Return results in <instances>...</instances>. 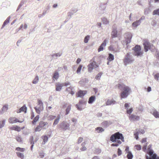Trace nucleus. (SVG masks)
<instances>
[{
	"label": "nucleus",
	"mask_w": 159,
	"mask_h": 159,
	"mask_svg": "<svg viewBox=\"0 0 159 159\" xmlns=\"http://www.w3.org/2000/svg\"><path fill=\"white\" fill-rule=\"evenodd\" d=\"M110 140L112 142L115 143L111 144L112 146H118L121 144L122 142H124L123 134L119 132L112 134L110 137Z\"/></svg>",
	"instance_id": "obj_1"
},
{
	"label": "nucleus",
	"mask_w": 159,
	"mask_h": 159,
	"mask_svg": "<svg viewBox=\"0 0 159 159\" xmlns=\"http://www.w3.org/2000/svg\"><path fill=\"white\" fill-rule=\"evenodd\" d=\"M116 86L119 89L122 90L120 95L121 99L127 98L131 92L129 87L123 84H118Z\"/></svg>",
	"instance_id": "obj_2"
},
{
	"label": "nucleus",
	"mask_w": 159,
	"mask_h": 159,
	"mask_svg": "<svg viewBox=\"0 0 159 159\" xmlns=\"http://www.w3.org/2000/svg\"><path fill=\"white\" fill-rule=\"evenodd\" d=\"M147 153L149 155V156L146 155V159H159V157L157 156V154L154 153L153 150L152 149V146L149 145L148 147Z\"/></svg>",
	"instance_id": "obj_3"
},
{
	"label": "nucleus",
	"mask_w": 159,
	"mask_h": 159,
	"mask_svg": "<svg viewBox=\"0 0 159 159\" xmlns=\"http://www.w3.org/2000/svg\"><path fill=\"white\" fill-rule=\"evenodd\" d=\"M143 45L144 48L145 52H147L148 50L152 51L153 50H155V47L152 44H151L147 40L144 39L143 40Z\"/></svg>",
	"instance_id": "obj_4"
},
{
	"label": "nucleus",
	"mask_w": 159,
	"mask_h": 159,
	"mask_svg": "<svg viewBox=\"0 0 159 159\" xmlns=\"http://www.w3.org/2000/svg\"><path fill=\"white\" fill-rule=\"evenodd\" d=\"M37 106L34 108L36 113L39 114L41 111H43V104L40 100L38 99L37 100Z\"/></svg>",
	"instance_id": "obj_5"
},
{
	"label": "nucleus",
	"mask_w": 159,
	"mask_h": 159,
	"mask_svg": "<svg viewBox=\"0 0 159 159\" xmlns=\"http://www.w3.org/2000/svg\"><path fill=\"white\" fill-rule=\"evenodd\" d=\"M133 49L134 51L133 55L134 56L138 57L143 55V52L141 51V47L139 45H136Z\"/></svg>",
	"instance_id": "obj_6"
},
{
	"label": "nucleus",
	"mask_w": 159,
	"mask_h": 159,
	"mask_svg": "<svg viewBox=\"0 0 159 159\" xmlns=\"http://www.w3.org/2000/svg\"><path fill=\"white\" fill-rule=\"evenodd\" d=\"M86 104V102L83 99L80 100L78 104L76 105V107L79 110H81L85 107V106Z\"/></svg>",
	"instance_id": "obj_7"
},
{
	"label": "nucleus",
	"mask_w": 159,
	"mask_h": 159,
	"mask_svg": "<svg viewBox=\"0 0 159 159\" xmlns=\"http://www.w3.org/2000/svg\"><path fill=\"white\" fill-rule=\"evenodd\" d=\"M48 123L47 122H45L43 121H40L38 125L34 129L35 132L40 131L41 130L43 127L47 125Z\"/></svg>",
	"instance_id": "obj_8"
},
{
	"label": "nucleus",
	"mask_w": 159,
	"mask_h": 159,
	"mask_svg": "<svg viewBox=\"0 0 159 159\" xmlns=\"http://www.w3.org/2000/svg\"><path fill=\"white\" fill-rule=\"evenodd\" d=\"M134 60L132 58L130 53H128L125 55V59L124 60V63L125 64L131 63Z\"/></svg>",
	"instance_id": "obj_9"
},
{
	"label": "nucleus",
	"mask_w": 159,
	"mask_h": 159,
	"mask_svg": "<svg viewBox=\"0 0 159 159\" xmlns=\"http://www.w3.org/2000/svg\"><path fill=\"white\" fill-rule=\"evenodd\" d=\"M98 65L94 61L93 62L90 63L88 65V70L89 72H91L93 70L94 68L98 67Z\"/></svg>",
	"instance_id": "obj_10"
},
{
	"label": "nucleus",
	"mask_w": 159,
	"mask_h": 159,
	"mask_svg": "<svg viewBox=\"0 0 159 159\" xmlns=\"http://www.w3.org/2000/svg\"><path fill=\"white\" fill-rule=\"evenodd\" d=\"M24 121V119H22L21 120L15 117H10L8 119V122L11 124H13L16 122L22 123Z\"/></svg>",
	"instance_id": "obj_11"
},
{
	"label": "nucleus",
	"mask_w": 159,
	"mask_h": 159,
	"mask_svg": "<svg viewBox=\"0 0 159 159\" xmlns=\"http://www.w3.org/2000/svg\"><path fill=\"white\" fill-rule=\"evenodd\" d=\"M136 131L134 132V136L135 138L136 139H138L139 137L138 135L139 134H143L145 131L143 129H140L139 130H138V129H136Z\"/></svg>",
	"instance_id": "obj_12"
},
{
	"label": "nucleus",
	"mask_w": 159,
	"mask_h": 159,
	"mask_svg": "<svg viewBox=\"0 0 159 159\" xmlns=\"http://www.w3.org/2000/svg\"><path fill=\"white\" fill-rule=\"evenodd\" d=\"M87 93L86 90H80L76 93V96L77 97H83Z\"/></svg>",
	"instance_id": "obj_13"
},
{
	"label": "nucleus",
	"mask_w": 159,
	"mask_h": 159,
	"mask_svg": "<svg viewBox=\"0 0 159 159\" xmlns=\"http://www.w3.org/2000/svg\"><path fill=\"white\" fill-rule=\"evenodd\" d=\"M107 41V39H105L102 42L98 49V52L102 51L103 50L104 48L106 46V42Z\"/></svg>",
	"instance_id": "obj_14"
},
{
	"label": "nucleus",
	"mask_w": 159,
	"mask_h": 159,
	"mask_svg": "<svg viewBox=\"0 0 159 159\" xmlns=\"http://www.w3.org/2000/svg\"><path fill=\"white\" fill-rule=\"evenodd\" d=\"M24 128L23 127L22 128H21L20 127L17 125H13L11 127H10L9 128L11 130H14L18 132H19L21 130V129H23Z\"/></svg>",
	"instance_id": "obj_15"
},
{
	"label": "nucleus",
	"mask_w": 159,
	"mask_h": 159,
	"mask_svg": "<svg viewBox=\"0 0 159 159\" xmlns=\"http://www.w3.org/2000/svg\"><path fill=\"white\" fill-rule=\"evenodd\" d=\"M129 117V119L132 121L138 120L139 119V116L133 114L130 115Z\"/></svg>",
	"instance_id": "obj_16"
},
{
	"label": "nucleus",
	"mask_w": 159,
	"mask_h": 159,
	"mask_svg": "<svg viewBox=\"0 0 159 159\" xmlns=\"http://www.w3.org/2000/svg\"><path fill=\"white\" fill-rule=\"evenodd\" d=\"M27 109V107L25 105H24L22 107H21L17 111V113H19L21 112H23L24 113H26V112Z\"/></svg>",
	"instance_id": "obj_17"
},
{
	"label": "nucleus",
	"mask_w": 159,
	"mask_h": 159,
	"mask_svg": "<svg viewBox=\"0 0 159 159\" xmlns=\"http://www.w3.org/2000/svg\"><path fill=\"white\" fill-rule=\"evenodd\" d=\"M63 87L62 84L59 83H57L56 84V90L57 91L61 90Z\"/></svg>",
	"instance_id": "obj_18"
},
{
	"label": "nucleus",
	"mask_w": 159,
	"mask_h": 159,
	"mask_svg": "<svg viewBox=\"0 0 159 159\" xmlns=\"http://www.w3.org/2000/svg\"><path fill=\"white\" fill-rule=\"evenodd\" d=\"M69 126V124L65 122L62 123V125L61 126V128L63 129L66 130L68 129Z\"/></svg>",
	"instance_id": "obj_19"
},
{
	"label": "nucleus",
	"mask_w": 159,
	"mask_h": 159,
	"mask_svg": "<svg viewBox=\"0 0 159 159\" xmlns=\"http://www.w3.org/2000/svg\"><path fill=\"white\" fill-rule=\"evenodd\" d=\"M117 31L116 30H113L111 33V37L112 38L117 37Z\"/></svg>",
	"instance_id": "obj_20"
},
{
	"label": "nucleus",
	"mask_w": 159,
	"mask_h": 159,
	"mask_svg": "<svg viewBox=\"0 0 159 159\" xmlns=\"http://www.w3.org/2000/svg\"><path fill=\"white\" fill-rule=\"evenodd\" d=\"M39 115H38L36 116L33 119V120L32 121V124L34 125H35L36 122L39 120Z\"/></svg>",
	"instance_id": "obj_21"
},
{
	"label": "nucleus",
	"mask_w": 159,
	"mask_h": 159,
	"mask_svg": "<svg viewBox=\"0 0 159 159\" xmlns=\"http://www.w3.org/2000/svg\"><path fill=\"white\" fill-rule=\"evenodd\" d=\"M10 19V17L9 16L4 21L3 25H2V28L4 27L6 25L8 24L9 22Z\"/></svg>",
	"instance_id": "obj_22"
},
{
	"label": "nucleus",
	"mask_w": 159,
	"mask_h": 159,
	"mask_svg": "<svg viewBox=\"0 0 159 159\" xmlns=\"http://www.w3.org/2000/svg\"><path fill=\"white\" fill-rule=\"evenodd\" d=\"M95 99V96H91L89 98L88 103L89 104L92 103L94 101Z\"/></svg>",
	"instance_id": "obj_23"
},
{
	"label": "nucleus",
	"mask_w": 159,
	"mask_h": 159,
	"mask_svg": "<svg viewBox=\"0 0 159 159\" xmlns=\"http://www.w3.org/2000/svg\"><path fill=\"white\" fill-rule=\"evenodd\" d=\"M114 59V57L113 55L111 53L109 54L107 60L110 61H113Z\"/></svg>",
	"instance_id": "obj_24"
},
{
	"label": "nucleus",
	"mask_w": 159,
	"mask_h": 159,
	"mask_svg": "<svg viewBox=\"0 0 159 159\" xmlns=\"http://www.w3.org/2000/svg\"><path fill=\"white\" fill-rule=\"evenodd\" d=\"M16 153L18 157L21 159H23L24 158V156L23 153L18 152H16Z\"/></svg>",
	"instance_id": "obj_25"
},
{
	"label": "nucleus",
	"mask_w": 159,
	"mask_h": 159,
	"mask_svg": "<svg viewBox=\"0 0 159 159\" xmlns=\"http://www.w3.org/2000/svg\"><path fill=\"white\" fill-rule=\"evenodd\" d=\"M126 36H128V38H127V42L129 43L130 41V40L132 38V34L130 33H126Z\"/></svg>",
	"instance_id": "obj_26"
},
{
	"label": "nucleus",
	"mask_w": 159,
	"mask_h": 159,
	"mask_svg": "<svg viewBox=\"0 0 159 159\" xmlns=\"http://www.w3.org/2000/svg\"><path fill=\"white\" fill-rule=\"evenodd\" d=\"M152 114L156 118H159V113L156 110L154 111Z\"/></svg>",
	"instance_id": "obj_27"
},
{
	"label": "nucleus",
	"mask_w": 159,
	"mask_h": 159,
	"mask_svg": "<svg viewBox=\"0 0 159 159\" xmlns=\"http://www.w3.org/2000/svg\"><path fill=\"white\" fill-rule=\"evenodd\" d=\"M8 108L7 106L5 105L2 107L0 112L1 114L3 113V111H6L8 110Z\"/></svg>",
	"instance_id": "obj_28"
},
{
	"label": "nucleus",
	"mask_w": 159,
	"mask_h": 159,
	"mask_svg": "<svg viewBox=\"0 0 159 159\" xmlns=\"http://www.w3.org/2000/svg\"><path fill=\"white\" fill-rule=\"evenodd\" d=\"M133 155L131 152L127 153V157L128 159H132L133 158Z\"/></svg>",
	"instance_id": "obj_29"
},
{
	"label": "nucleus",
	"mask_w": 159,
	"mask_h": 159,
	"mask_svg": "<svg viewBox=\"0 0 159 159\" xmlns=\"http://www.w3.org/2000/svg\"><path fill=\"white\" fill-rule=\"evenodd\" d=\"M42 138L43 140L44 144H45L48 140V138L47 135L43 136H42Z\"/></svg>",
	"instance_id": "obj_30"
},
{
	"label": "nucleus",
	"mask_w": 159,
	"mask_h": 159,
	"mask_svg": "<svg viewBox=\"0 0 159 159\" xmlns=\"http://www.w3.org/2000/svg\"><path fill=\"white\" fill-rule=\"evenodd\" d=\"M59 77V74L57 72H55L53 74V78L57 80Z\"/></svg>",
	"instance_id": "obj_31"
},
{
	"label": "nucleus",
	"mask_w": 159,
	"mask_h": 159,
	"mask_svg": "<svg viewBox=\"0 0 159 159\" xmlns=\"http://www.w3.org/2000/svg\"><path fill=\"white\" fill-rule=\"evenodd\" d=\"M60 118V116H57V118L55 120L54 122V123H53V125H55L58 123L59 121Z\"/></svg>",
	"instance_id": "obj_32"
},
{
	"label": "nucleus",
	"mask_w": 159,
	"mask_h": 159,
	"mask_svg": "<svg viewBox=\"0 0 159 159\" xmlns=\"http://www.w3.org/2000/svg\"><path fill=\"white\" fill-rule=\"evenodd\" d=\"M17 151H19L20 152H24L25 150V148H21L20 147H17L15 149Z\"/></svg>",
	"instance_id": "obj_33"
},
{
	"label": "nucleus",
	"mask_w": 159,
	"mask_h": 159,
	"mask_svg": "<svg viewBox=\"0 0 159 159\" xmlns=\"http://www.w3.org/2000/svg\"><path fill=\"white\" fill-rule=\"evenodd\" d=\"M85 144L86 143L85 142H84L82 143L81 145L82 146V147L80 148V150L82 151H84L86 150V148L84 146Z\"/></svg>",
	"instance_id": "obj_34"
},
{
	"label": "nucleus",
	"mask_w": 159,
	"mask_h": 159,
	"mask_svg": "<svg viewBox=\"0 0 159 159\" xmlns=\"http://www.w3.org/2000/svg\"><path fill=\"white\" fill-rule=\"evenodd\" d=\"M96 130L97 131H98V133L104 131V129H103L101 127H98L96 128Z\"/></svg>",
	"instance_id": "obj_35"
},
{
	"label": "nucleus",
	"mask_w": 159,
	"mask_h": 159,
	"mask_svg": "<svg viewBox=\"0 0 159 159\" xmlns=\"http://www.w3.org/2000/svg\"><path fill=\"white\" fill-rule=\"evenodd\" d=\"M115 101L113 100H108L107 101L106 104L107 105H111L112 104H114Z\"/></svg>",
	"instance_id": "obj_36"
},
{
	"label": "nucleus",
	"mask_w": 159,
	"mask_h": 159,
	"mask_svg": "<svg viewBox=\"0 0 159 159\" xmlns=\"http://www.w3.org/2000/svg\"><path fill=\"white\" fill-rule=\"evenodd\" d=\"M102 74V72H99L98 74H97V75L96 76L95 79L97 80H100V77L101 76Z\"/></svg>",
	"instance_id": "obj_37"
},
{
	"label": "nucleus",
	"mask_w": 159,
	"mask_h": 159,
	"mask_svg": "<svg viewBox=\"0 0 159 159\" xmlns=\"http://www.w3.org/2000/svg\"><path fill=\"white\" fill-rule=\"evenodd\" d=\"M70 109H71V106L70 105V106H68L66 109V115H67L69 113Z\"/></svg>",
	"instance_id": "obj_38"
},
{
	"label": "nucleus",
	"mask_w": 159,
	"mask_h": 159,
	"mask_svg": "<svg viewBox=\"0 0 159 159\" xmlns=\"http://www.w3.org/2000/svg\"><path fill=\"white\" fill-rule=\"evenodd\" d=\"M139 20L136 21H135L133 23L132 25L133 26H134V27H136L138 25H139Z\"/></svg>",
	"instance_id": "obj_39"
},
{
	"label": "nucleus",
	"mask_w": 159,
	"mask_h": 159,
	"mask_svg": "<svg viewBox=\"0 0 159 159\" xmlns=\"http://www.w3.org/2000/svg\"><path fill=\"white\" fill-rule=\"evenodd\" d=\"M134 148L137 150H140L141 149V146L140 145L137 144L135 145Z\"/></svg>",
	"instance_id": "obj_40"
},
{
	"label": "nucleus",
	"mask_w": 159,
	"mask_h": 159,
	"mask_svg": "<svg viewBox=\"0 0 159 159\" xmlns=\"http://www.w3.org/2000/svg\"><path fill=\"white\" fill-rule=\"evenodd\" d=\"M39 80V77L38 76L35 77L32 83L34 84H35L37 83Z\"/></svg>",
	"instance_id": "obj_41"
},
{
	"label": "nucleus",
	"mask_w": 159,
	"mask_h": 159,
	"mask_svg": "<svg viewBox=\"0 0 159 159\" xmlns=\"http://www.w3.org/2000/svg\"><path fill=\"white\" fill-rule=\"evenodd\" d=\"M152 14L154 15L156 14L159 15V8L154 10L152 12Z\"/></svg>",
	"instance_id": "obj_42"
},
{
	"label": "nucleus",
	"mask_w": 159,
	"mask_h": 159,
	"mask_svg": "<svg viewBox=\"0 0 159 159\" xmlns=\"http://www.w3.org/2000/svg\"><path fill=\"white\" fill-rule=\"evenodd\" d=\"M89 38V35H87L86 36L84 39V42L85 43H87L88 42Z\"/></svg>",
	"instance_id": "obj_43"
},
{
	"label": "nucleus",
	"mask_w": 159,
	"mask_h": 159,
	"mask_svg": "<svg viewBox=\"0 0 159 159\" xmlns=\"http://www.w3.org/2000/svg\"><path fill=\"white\" fill-rule=\"evenodd\" d=\"M82 66L81 65H79L76 71V72L77 74L79 73L80 72Z\"/></svg>",
	"instance_id": "obj_44"
},
{
	"label": "nucleus",
	"mask_w": 159,
	"mask_h": 159,
	"mask_svg": "<svg viewBox=\"0 0 159 159\" xmlns=\"http://www.w3.org/2000/svg\"><path fill=\"white\" fill-rule=\"evenodd\" d=\"M133 110L132 108H130L129 109H127V110L126 111V112L128 114H130L133 111Z\"/></svg>",
	"instance_id": "obj_45"
},
{
	"label": "nucleus",
	"mask_w": 159,
	"mask_h": 159,
	"mask_svg": "<svg viewBox=\"0 0 159 159\" xmlns=\"http://www.w3.org/2000/svg\"><path fill=\"white\" fill-rule=\"evenodd\" d=\"M154 78L157 80L158 81L159 78V73H157L154 75Z\"/></svg>",
	"instance_id": "obj_46"
},
{
	"label": "nucleus",
	"mask_w": 159,
	"mask_h": 159,
	"mask_svg": "<svg viewBox=\"0 0 159 159\" xmlns=\"http://www.w3.org/2000/svg\"><path fill=\"white\" fill-rule=\"evenodd\" d=\"M56 116L53 115H50L48 117L49 120H52L56 118Z\"/></svg>",
	"instance_id": "obj_47"
},
{
	"label": "nucleus",
	"mask_w": 159,
	"mask_h": 159,
	"mask_svg": "<svg viewBox=\"0 0 159 159\" xmlns=\"http://www.w3.org/2000/svg\"><path fill=\"white\" fill-rule=\"evenodd\" d=\"M5 120H3L2 121H0V128H2L4 125Z\"/></svg>",
	"instance_id": "obj_48"
},
{
	"label": "nucleus",
	"mask_w": 159,
	"mask_h": 159,
	"mask_svg": "<svg viewBox=\"0 0 159 159\" xmlns=\"http://www.w3.org/2000/svg\"><path fill=\"white\" fill-rule=\"evenodd\" d=\"M44 153L43 152L39 153V156L41 158H43L44 156Z\"/></svg>",
	"instance_id": "obj_49"
},
{
	"label": "nucleus",
	"mask_w": 159,
	"mask_h": 159,
	"mask_svg": "<svg viewBox=\"0 0 159 159\" xmlns=\"http://www.w3.org/2000/svg\"><path fill=\"white\" fill-rule=\"evenodd\" d=\"M125 152H126V153H128L129 152H130L129 151V148L128 146H126L125 147Z\"/></svg>",
	"instance_id": "obj_50"
},
{
	"label": "nucleus",
	"mask_w": 159,
	"mask_h": 159,
	"mask_svg": "<svg viewBox=\"0 0 159 159\" xmlns=\"http://www.w3.org/2000/svg\"><path fill=\"white\" fill-rule=\"evenodd\" d=\"M83 140V138L81 137H79L78 140V142H77L79 144L80 143H81L82 141Z\"/></svg>",
	"instance_id": "obj_51"
},
{
	"label": "nucleus",
	"mask_w": 159,
	"mask_h": 159,
	"mask_svg": "<svg viewBox=\"0 0 159 159\" xmlns=\"http://www.w3.org/2000/svg\"><path fill=\"white\" fill-rule=\"evenodd\" d=\"M16 140L19 142H20L22 141V139L19 136H17L16 138Z\"/></svg>",
	"instance_id": "obj_52"
},
{
	"label": "nucleus",
	"mask_w": 159,
	"mask_h": 159,
	"mask_svg": "<svg viewBox=\"0 0 159 159\" xmlns=\"http://www.w3.org/2000/svg\"><path fill=\"white\" fill-rule=\"evenodd\" d=\"M122 154V151L120 148L118 149L117 154L118 156H120Z\"/></svg>",
	"instance_id": "obj_53"
},
{
	"label": "nucleus",
	"mask_w": 159,
	"mask_h": 159,
	"mask_svg": "<svg viewBox=\"0 0 159 159\" xmlns=\"http://www.w3.org/2000/svg\"><path fill=\"white\" fill-rule=\"evenodd\" d=\"M23 27L24 29H26L27 28V25L25 24L24 25V26H23V25H20V29H21Z\"/></svg>",
	"instance_id": "obj_54"
},
{
	"label": "nucleus",
	"mask_w": 159,
	"mask_h": 159,
	"mask_svg": "<svg viewBox=\"0 0 159 159\" xmlns=\"http://www.w3.org/2000/svg\"><path fill=\"white\" fill-rule=\"evenodd\" d=\"M147 145H145L143 147L142 149L143 151L144 152H146V151Z\"/></svg>",
	"instance_id": "obj_55"
},
{
	"label": "nucleus",
	"mask_w": 159,
	"mask_h": 159,
	"mask_svg": "<svg viewBox=\"0 0 159 159\" xmlns=\"http://www.w3.org/2000/svg\"><path fill=\"white\" fill-rule=\"evenodd\" d=\"M142 143H144L147 142V138H144L141 141Z\"/></svg>",
	"instance_id": "obj_56"
},
{
	"label": "nucleus",
	"mask_w": 159,
	"mask_h": 159,
	"mask_svg": "<svg viewBox=\"0 0 159 159\" xmlns=\"http://www.w3.org/2000/svg\"><path fill=\"white\" fill-rule=\"evenodd\" d=\"M62 84L63 86H67L68 85L70 84L69 82H66L63 83Z\"/></svg>",
	"instance_id": "obj_57"
},
{
	"label": "nucleus",
	"mask_w": 159,
	"mask_h": 159,
	"mask_svg": "<svg viewBox=\"0 0 159 159\" xmlns=\"http://www.w3.org/2000/svg\"><path fill=\"white\" fill-rule=\"evenodd\" d=\"M93 90L95 94H96L98 92V89L96 88H93Z\"/></svg>",
	"instance_id": "obj_58"
},
{
	"label": "nucleus",
	"mask_w": 159,
	"mask_h": 159,
	"mask_svg": "<svg viewBox=\"0 0 159 159\" xmlns=\"http://www.w3.org/2000/svg\"><path fill=\"white\" fill-rule=\"evenodd\" d=\"M34 113L33 112H32L31 113V116H30V118L31 119H33L34 118Z\"/></svg>",
	"instance_id": "obj_59"
},
{
	"label": "nucleus",
	"mask_w": 159,
	"mask_h": 159,
	"mask_svg": "<svg viewBox=\"0 0 159 159\" xmlns=\"http://www.w3.org/2000/svg\"><path fill=\"white\" fill-rule=\"evenodd\" d=\"M107 124H108V122H107V121H104L102 123V124L103 125H107Z\"/></svg>",
	"instance_id": "obj_60"
},
{
	"label": "nucleus",
	"mask_w": 159,
	"mask_h": 159,
	"mask_svg": "<svg viewBox=\"0 0 159 159\" xmlns=\"http://www.w3.org/2000/svg\"><path fill=\"white\" fill-rule=\"evenodd\" d=\"M81 61V59L80 58H78L77 59V60L76 61V63L77 64H79L80 62Z\"/></svg>",
	"instance_id": "obj_61"
},
{
	"label": "nucleus",
	"mask_w": 159,
	"mask_h": 159,
	"mask_svg": "<svg viewBox=\"0 0 159 159\" xmlns=\"http://www.w3.org/2000/svg\"><path fill=\"white\" fill-rule=\"evenodd\" d=\"M129 107V105L128 103H126L125 104V108H127Z\"/></svg>",
	"instance_id": "obj_62"
},
{
	"label": "nucleus",
	"mask_w": 159,
	"mask_h": 159,
	"mask_svg": "<svg viewBox=\"0 0 159 159\" xmlns=\"http://www.w3.org/2000/svg\"><path fill=\"white\" fill-rule=\"evenodd\" d=\"M151 88L150 87H148L147 88V91L148 92H149L151 91Z\"/></svg>",
	"instance_id": "obj_63"
},
{
	"label": "nucleus",
	"mask_w": 159,
	"mask_h": 159,
	"mask_svg": "<svg viewBox=\"0 0 159 159\" xmlns=\"http://www.w3.org/2000/svg\"><path fill=\"white\" fill-rule=\"evenodd\" d=\"M93 159H99V158L98 157L95 156L93 157Z\"/></svg>",
	"instance_id": "obj_64"
}]
</instances>
